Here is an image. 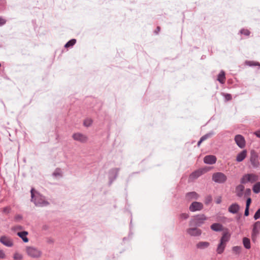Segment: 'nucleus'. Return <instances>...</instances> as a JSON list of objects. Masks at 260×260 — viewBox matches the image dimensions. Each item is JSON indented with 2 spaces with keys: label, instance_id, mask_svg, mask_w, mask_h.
I'll use <instances>...</instances> for the list:
<instances>
[{
  "label": "nucleus",
  "instance_id": "obj_27",
  "mask_svg": "<svg viewBox=\"0 0 260 260\" xmlns=\"http://www.w3.org/2000/svg\"><path fill=\"white\" fill-rule=\"evenodd\" d=\"M253 191L255 193L260 192V182H257L252 188Z\"/></svg>",
  "mask_w": 260,
  "mask_h": 260
},
{
  "label": "nucleus",
  "instance_id": "obj_8",
  "mask_svg": "<svg viewBox=\"0 0 260 260\" xmlns=\"http://www.w3.org/2000/svg\"><path fill=\"white\" fill-rule=\"evenodd\" d=\"M260 232V221H257L255 222L253 226L251 237L253 241L256 240L257 236Z\"/></svg>",
  "mask_w": 260,
  "mask_h": 260
},
{
  "label": "nucleus",
  "instance_id": "obj_49",
  "mask_svg": "<svg viewBox=\"0 0 260 260\" xmlns=\"http://www.w3.org/2000/svg\"><path fill=\"white\" fill-rule=\"evenodd\" d=\"M203 142V141H201V139H200V140H199V141L198 142V146H199L201 144V143Z\"/></svg>",
  "mask_w": 260,
  "mask_h": 260
},
{
  "label": "nucleus",
  "instance_id": "obj_46",
  "mask_svg": "<svg viewBox=\"0 0 260 260\" xmlns=\"http://www.w3.org/2000/svg\"><path fill=\"white\" fill-rule=\"evenodd\" d=\"M160 30V27L159 26H157L156 27V29L154 30V33L156 35H157L158 34V32H159Z\"/></svg>",
  "mask_w": 260,
  "mask_h": 260
},
{
  "label": "nucleus",
  "instance_id": "obj_5",
  "mask_svg": "<svg viewBox=\"0 0 260 260\" xmlns=\"http://www.w3.org/2000/svg\"><path fill=\"white\" fill-rule=\"evenodd\" d=\"M212 180L216 183H223L226 181L227 177L223 173L216 172L213 174Z\"/></svg>",
  "mask_w": 260,
  "mask_h": 260
},
{
  "label": "nucleus",
  "instance_id": "obj_32",
  "mask_svg": "<svg viewBox=\"0 0 260 260\" xmlns=\"http://www.w3.org/2000/svg\"><path fill=\"white\" fill-rule=\"evenodd\" d=\"M53 175L55 177L61 176V172L60 169L58 168L56 169L53 173Z\"/></svg>",
  "mask_w": 260,
  "mask_h": 260
},
{
  "label": "nucleus",
  "instance_id": "obj_1",
  "mask_svg": "<svg viewBox=\"0 0 260 260\" xmlns=\"http://www.w3.org/2000/svg\"><path fill=\"white\" fill-rule=\"evenodd\" d=\"M34 189L32 188L30 191L31 200L36 206H45L49 204L48 202L45 201L44 197L40 195V194H37L36 196H35L34 193Z\"/></svg>",
  "mask_w": 260,
  "mask_h": 260
},
{
  "label": "nucleus",
  "instance_id": "obj_2",
  "mask_svg": "<svg viewBox=\"0 0 260 260\" xmlns=\"http://www.w3.org/2000/svg\"><path fill=\"white\" fill-rule=\"evenodd\" d=\"M207 218L204 214H199L193 216L189 221L190 226H200Z\"/></svg>",
  "mask_w": 260,
  "mask_h": 260
},
{
  "label": "nucleus",
  "instance_id": "obj_44",
  "mask_svg": "<svg viewBox=\"0 0 260 260\" xmlns=\"http://www.w3.org/2000/svg\"><path fill=\"white\" fill-rule=\"evenodd\" d=\"M254 134L258 138H260V129L255 131Z\"/></svg>",
  "mask_w": 260,
  "mask_h": 260
},
{
  "label": "nucleus",
  "instance_id": "obj_41",
  "mask_svg": "<svg viewBox=\"0 0 260 260\" xmlns=\"http://www.w3.org/2000/svg\"><path fill=\"white\" fill-rule=\"evenodd\" d=\"M5 257V252L3 250L0 249V258H4Z\"/></svg>",
  "mask_w": 260,
  "mask_h": 260
},
{
  "label": "nucleus",
  "instance_id": "obj_26",
  "mask_svg": "<svg viewBox=\"0 0 260 260\" xmlns=\"http://www.w3.org/2000/svg\"><path fill=\"white\" fill-rule=\"evenodd\" d=\"M243 244L244 247L246 249H250L251 247L250 241L249 239L244 237L243 239Z\"/></svg>",
  "mask_w": 260,
  "mask_h": 260
},
{
  "label": "nucleus",
  "instance_id": "obj_36",
  "mask_svg": "<svg viewBox=\"0 0 260 260\" xmlns=\"http://www.w3.org/2000/svg\"><path fill=\"white\" fill-rule=\"evenodd\" d=\"M240 32L241 34H243L245 36H249L250 34V32L248 29H242L240 30Z\"/></svg>",
  "mask_w": 260,
  "mask_h": 260
},
{
  "label": "nucleus",
  "instance_id": "obj_25",
  "mask_svg": "<svg viewBox=\"0 0 260 260\" xmlns=\"http://www.w3.org/2000/svg\"><path fill=\"white\" fill-rule=\"evenodd\" d=\"M217 80L220 83H224L225 80V73L223 71H221L217 77Z\"/></svg>",
  "mask_w": 260,
  "mask_h": 260
},
{
  "label": "nucleus",
  "instance_id": "obj_14",
  "mask_svg": "<svg viewBox=\"0 0 260 260\" xmlns=\"http://www.w3.org/2000/svg\"><path fill=\"white\" fill-rule=\"evenodd\" d=\"M231 234L228 230H226L222 233V235L220 239V242L222 243L226 244L227 243L230 241L231 238Z\"/></svg>",
  "mask_w": 260,
  "mask_h": 260
},
{
  "label": "nucleus",
  "instance_id": "obj_19",
  "mask_svg": "<svg viewBox=\"0 0 260 260\" xmlns=\"http://www.w3.org/2000/svg\"><path fill=\"white\" fill-rule=\"evenodd\" d=\"M245 187L242 184H239L236 187L235 192L237 197L241 198L243 195Z\"/></svg>",
  "mask_w": 260,
  "mask_h": 260
},
{
  "label": "nucleus",
  "instance_id": "obj_40",
  "mask_svg": "<svg viewBox=\"0 0 260 260\" xmlns=\"http://www.w3.org/2000/svg\"><path fill=\"white\" fill-rule=\"evenodd\" d=\"M251 203V199L250 198H248L246 200V207L249 208Z\"/></svg>",
  "mask_w": 260,
  "mask_h": 260
},
{
  "label": "nucleus",
  "instance_id": "obj_50",
  "mask_svg": "<svg viewBox=\"0 0 260 260\" xmlns=\"http://www.w3.org/2000/svg\"><path fill=\"white\" fill-rule=\"evenodd\" d=\"M1 67V64L0 63V67Z\"/></svg>",
  "mask_w": 260,
  "mask_h": 260
},
{
  "label": "nucleus",
  "instance_id": "obj_13",
  "mask_svg": "<svg viewBox=\"0 0 260 260\" xmlns=\"http://www.w3.org/2000/svg\"><path fill=\"white\" fill-rule=\"evenodd\" d=\"M73 138L82 143H85L87 141V137L85 135L80 133H75L73 135Z\"/></svg>",
  "mask_w": 260,
  "mask_h": 260
},
{
  "label": "nucleus",
  "instance_id": "obj_31",
  "mask_svg": "<svg viewBox=\"0 0 260 260\" xmlns=\"http://www.w3.org/2000/svg\"><path fill=\"white\" fill-rule=\"evenodd\" d=\"M92 123V120L90 118H87L84 121V125L87 127L90 126Z\"/></svg>",
  "mask_w": 260,
  "mask_h": 260
},
{
  "label": "nucleus",
  "instance_id": "obj_17",
  "mask_svg": "<svg viewBox=\"0 0 260 260\" xmlns=\"http://www.w3.org/2000/svg\"><path fill=\"white\" fill-rule=\"evenodd\" d=\"M216 161V157L214 155H207L204 158V162L206 164L213 165Z\"/></svg>",
  "mask_w": 260,
  "mask_h": 260
},
{
  "label": "nucleus",
  "instance_id": "obj_39",
  "mask_svg": "<svg viewBox=\"0 0 260 260\" xmlns=\"http://www.w3.org/2000/svg\"><path fill=\"white\" fill-rule=\"evenodd\" d=\"M7 20L2 17H0V26L5 25L6 23Z\"/></svg>",
  "mask_w": 260,
  "mask_h": 260
},
{
  "label": "nucleus",
  "instance_id": "obj_34",
  "mask_svg": "<svg viewBox=\"0 0 260 260\" xmlns=\"http://www.w3.org/2000/svg\"><path fill=\"white\" fill-rule=\"evenodd\" d=\"M253 218L255 220L260 218V208L255 213Z\"/></svg>",
  "mask_w": 260,
  "mask_h": 260
},
{
  "label": "nucleus",
  "instance_id": "obj_38",
  "mask_svg": "<svg viewBox=\"0 0 260 260\" xmlns=\"http://www.w3.org/2000/svg\"><path fill=\"white\" fill-rule=\"evenodd\" d=\"M13 257L16 260L21 259L22 258V256L21 254L16 253L14 254Z\"/></svg>",
  "mask_w": 260,
  "mask_h": 260
},
{
  "label": "nucleus",
  "instance_id": "obj_48",
  "mask_svg": "<svg viewBox=\"0 0 260 260\" xmlns=\"http://www.w3.org/2000/svg\"><path fill=\"white\" fill-rule=\"evenodd\" d=\"M221 200L220 198H219V199L217 200L216 202L217 204H220L221 203Z\"/></svg>",
  "mask_w": 260,
  "mask_h": 260
},
{
  "label": "nucleus",
  "instance_id": "obj_30",
  "mask_svg": "<svg viewBox=\"0 0 260 260\" xmlns=\"http://www.w3.org/2000/svg\"><path fill=\"white\" fill-rule=\"evenodd\" d=\"M232 250L236 254H239V253H240L241 252V247L240 246H234L233 248H232Z\"/></svg>",
  "mask_w": 260,
  "mask_h": 260
},
{
  "label": "nucleus",
  "instance_id": "obj_16",
  "mask_svg": "<svg viewBox=\"0 0 260 260\" xmlns=\"http://www.w3.org/2000/svg\"><path fill=\"white\" fill-rule=\"evenodd\" d=\"M199 195L195 191L189 192L186 193L185 198L187 201H191L192 200H198Z\"/></svg>",
  "mask_w": 260,
  "mask_h": 260
},
{
  "label": "nucleus",
  "instance_id": "obj_37",
  "mask_svg": "<svg viewBox=\"0 0 260 260\" xmlns=\"http://www.w3.org/2000/svg\"><path fill=\"white\" fill-rule=\"evenodd\" d=\"M189 217V214L188 213H181L180 215V218L182 219H186Z\"/></svg>",
  "mask_w": 260,
  "mask_h": 260
},
{
  "label": "nucleus",
  "instance_id": "obj_11",
  "mask_svg": "<svg viewBox=\"0 0 260 260\" xmlns=\"http://www.w3.org/2000/svg\"><path fill=\"white\" fill-rule=\"evenodd\" d=\"M0 242L7 247H11L13 246L12 240L6 236L1 237Z\"/></svg>",
  "mask_w": 260,
  "mask_h": 260
},
{
  "label": "nucleus",
  "instance_id": "obj_10",
  "mask_svg": "<svg viewBox=\"0 0 260 260\" xmlns=\"http://www.w3.org/2000/svg\"><path fill=\"white\" fill-rule=\"evenodd\" d=\"M235 141L236 144L240 148H243L245 146L246 142L244 137L241 135H237L235 137Z\"/></svg>",
  "mask_w": 260,
  "mask_h": 260
},
{
  "label": "nucleus",
  "instance_id": "obj_6",
  "mask_svg": "<svg viewBox=\"0 0 260 260\" xmlns=\"http://www.w3.org/2000/svg\"><path fill=\"white\" fill-rule=\"evenodd\" d=\"M250 161L253 168L256 169L259 168L260 162L258 160V155L254 151H252L251 152Z\"/></svg>",
  "mask_w": 260,
  "mask_h": 260
},
{
  "label": "nucleus",
  "instance_id": "obj_28",
  "mask_svg": "<svg viewBox=\"0 0 260 260\" xmlns=\"http://www.w3.org/2000/svg\"><path fill=\"white\" fill-rule=\"evenodd\" d=\"M245 63L250 67L259 66V68H260V63L258 62L254 61H246Z\"/></svg>",
  "mask_w": 260,
  "mask_h": 260
},
{
  "label": "nucleus",
  "instance_id": "obj_45",
  "mask_svg": "<svg viewBox=\"0 0 260 260\" xmlns=\"http://www.w3.org/2000/svg\"><path fill=\"white\" fill-rule=\"evenodd\" d=\"M225 98L228 101H229L232 99V96L230 94H226L225 95Z\"/></svg>",
  "mask_w": 260,
  "mask_h": 260
},
{
  "label": "nucleus",
  "instance_id": "obj_33",
  "mask_svg": "<svg viewBox=\"0 0 260 260\" xmlns=\"http://www.w3.org/2000/svg\"><path fill=\"white\" fill-rule=\"evenodd\" d=\"M11 210V209L10 207L7 206V207H4L2 211H3V213H5L6 214H8L10 212Z\"/></svg>",
  "mask_w": 260,
  "mask_h": 260
},
{
  "label": "nucleus",
  "instance_id": "obj_7",
  "mask_svg": "<svg viewBox=\"0 0 260 260\" xmlns=\"http://www.w3.org/2000/svg\"><path fill=\"white\" fill-rule=\"evenodd\" d=\"M204 208L203 204L199 202H193L189 207L190 211L194 212L201 211Z\"/></svg>",
  "mask_w": 260,
  "mask_h": 260
},
{
  "label": "nucleus",
  "instance_id": "obj_3",
  "mask_svg": "<svg viewBox=\"0 0 260 260\" xmlns=\"http://www.w3.org/2000/svg\"><path fill=\"white\" fill-rule=\"evenodd\" d=\"M258 179V176L253 173L246 174L244 175L240 179V182L242 184H245L247 183H253L257 181Z\"/></svg>",
  "mask_w": 260,
  "mask_h": 260
},
{
  "label": "nucleus",
  "instance_id": "obj_18",
  "mask_svg": "<svg viewBox=\"0 0 260 260\" xmlns=\"http://www.w3.org/2000/svg\"><path fill=\"white\" fill-rule=\"evenodd\" d=\"M239 209V205L237 203H234L229 206L228 211L232 214H236L238 212Z\"/></svg>",
  "mask_w": 260,
  "mask_h": 260
},
{
  "label": "nucleus",
  "instance_id": "obj_9",
  "mask_svg": "<svg viewBox=\"0 0 260 260\" xmlns=\"http://www.w3.org/2000/svg\"><path fill=\"white\" fill-rule=\"evenodd\" d=\"M206 172V170L205 169H200L194 171L193 172L189 177V180L190 181H192L198 178H199L200 176H201L202 175L204 174Z\"/></svg>",
  "mask_w": 260,
  "mask_h": 260
},
{
  "label": "nucleus",
  "instance_id": "obj_23",
  "mask_svg": "<svg viewBox=\"0 0 260 260\" xmlns=\"http://www.w3.org/2000/svg\"><path fill=\"white\" fill-rule=\"evenodd\" d=\"M226 246V244L220 242L217 247V253L219 254L222 253L225 249Z\"/></svg>",
  "mask_w": 260,
  "mask_h": 260
},
{
  "label": "nucleus",
  "instance_id": "obj_20",
  "mask_svg": "<svg viewBox=\"0 0 260 260\" xmlns=\"http://www.w3.org/2000/svg\"><path fill=\"white\" fill-rule=\"evenodd\" d=\"M209 246L210 243L206 241L199 242L196 245L197 248L199 249H205L208 248Z\"/></svg>",
  "mask_w": 260,
  "mask_h": 260
},
{
  "label": "nucleus",
  "instance_id": "obj_29",
  "mask_svg": "<svg viewBox=\"0 0 260 260\" xmlns=\"http://www.w3.org/2000/svg\"><path fill=\"white\" fill-rule=\"evenodd\" d=\"M76 42V40L73 39L68 41L66 45H64V47L69 48L73 46Z\"/></svg>",
  "mask_w": 260,
  "mask_h": 260
},
{
  "label": "nucleus",
  "instance_id": "obj_4",
  "mask_svg": "<svg viewBox=\"0 0 260 260\" xmlns=\"http://www.w3.org/2000/svg\"><path fill=\"white\" fill-rule=\"evenodd\" d=\"M27 254L32 258H39L42 255L41 251L37 248L29 246L26 249Z\"/></svg>",
  "mask_w": 260,
  "mask_h": 260
},
{
  "label": "nucleus",
  "instance_id": "obj_24",
  "mask_svg": "<svg viewBox=\"0 0 260 260\" xmlns=\"http://www.w3.org/2000/svg\"><path fill=\"white\" fill-rule=\"evenodd\" d=\"M27 235L28 232L26 231H22L17 233V235L20 237L24 242H27L28 241V239L26 237Z\"/></svg>",
  "mask_w": 260,
  "mask_h": 260
},
{
  "label": "nucleus",
  "instance_id": "obj_21",
  "mask_svg": "<svg viewBox=\"0 0 260 260\" xmlns=\"http://www.w3.org/2000/svg\"><path fill=\"white\" fill-rule=\"evenodd\" d=\"M246 155L247 151L246 150H243L237 154L236 157V160L238 162H241L243 161L245 158Z\"/></svg>",
  "mask_w": 260,
  "mask_h": 260
},
{
  "label": "nucleus",
  "instance_id": "obj_35",
  "mask_svg": "<svg viewBox=\"0 0 260 260\" xmlns=\"http://www.w3.org/2000/svg\"><path fill=\"white\" fill-rule=\"evenodd\" d=\"M212 135V133L207 134L201 138V141H205L208 138H210Z\"/></svg>",
  "mask_w": 260,
  "mask_h": 260
},
{
  "label": "nucleus",
  "instance_id": "obj_47",
  "mask_svg": "<svg viewBox=\"0 0 260 260\" xmlns=\"http://www.w3.org/2000/svg\"><path fill=\"white\" fill-rule=\"evenodd\" d=\"M251 193V190L249 188H247L246 190L245 194L246 195H249Z\"/></svg>",
  "mask_w": 260,
  "mask_h": 260
},
{
  "label": "nucleus",
  "instance_id": "obj_12",
  "mask_svg": "<svg viewBox=\"0 0 260 260\" xmlns=\"http://www.w3.org/2000/svg\"><path fill=\"white\" fill-rule=\"evenodd\" d=\"M186 233L191 236L197 237L201 235L202 231L197 227L191 228L186 230Z\"/></svg>",
  "mask_w": 260,
  "mask_h": 260
},
{
  "label": "nucleus",
  "instance_id": "obj_43",
  "mask_svg": "<svg viewBox=\"0 0 260 260\" xmlns=\"http://www.w3.org/2000/svg\"><path fill=\"white\" fill-rule=\"evenodd\" d=\"M249 208L246 207L245 212H244V215L246 216H247L249 215Z\"/></svg>",
  "mask_w": 260,
  "mask_h": 260
},
{
  "label": "nucleus",
  "instance_id": "obj_15",
  "mask_svg": "<svg viewBox=\"0 0 260 260\" xmlns=\"http://www.w3.org/2000/svg\"><path fill=\"white\" fill-rule=\"evenodd\" d=\"M119 169L118 168H114L109 172V179L111 183L117 177Z\"/></svg>",
  "mask_w": 260,
  "mask_h": 260
},
{
  "label": "nucleus",
  "instance_id": "obj_42",
  "mask_svg": "<svg viewBox=\"0 0 260 260\" xmlns=\"http://www.w3.org/2000/svg\"><path fill=\"white\" fill-rule=\"evenodd\" d=\"M212 200V197L210 196H208L206 199L205 203L207 204L208 203L210 202Z\"/></svg>",
  "mask_w": 260,
  "mask_h": 260
},
{
  "label": "nucleus",
  "instance_id": "obj_22",
  "mask_svg": "<svg viewBox=\"0 0 260 260\" xmlns=\"http://www.w3.org/2000/svg\"><path fill=\"white\" fill-rule=\"evenodd\" d=\"M211 229L214 231L220 232L223 230V226L220 223H214L211 225Z\"/></svg>",
  "mask_w": 260,
  "mask_h": 260
}]
</instances>
